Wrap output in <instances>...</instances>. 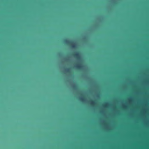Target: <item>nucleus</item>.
<instances>
[{
    "instance_id": "1",
    "label": "nucleus",
    "mask_w": 149,
    "mask_h": 149,
    "mask_svg": "<svg viewBox=\"0 0 149 149\" xmlns=\"http://www.w3.org/2000/svg\"><path fill=\"white\" fill-rule=\"evenodd\" d=\"M65 42L66 43L70 45L71 47L72 48H75L76 47V46L75 43L72 41H69L67 40H65Z\"/></svg>"
},
{
    "instance_id": "2",
    "label": "nucleus",
    "mask_w": 149,
    "mask_h": 149,
    "mask_svg": "<svg viewBox=\"0 0 149 149\" xmlns=\"http://www.w3.org/2000/svg\"><path fill=\"white\" fill-rule=\"evenodd\" d=\"M73 55L77 60H80L81 59L80 55L78 52H76L75 53L73 54Z\"/></svg>"
},
{
    "instance_id": "3",
    "label": "nucleus",
    "mask_w": 149,
    "mask_h": 149,
    "mask_svg": "<svg viewBox=\"0 0 149 149\" xmlns=\"http://www.w3.org/2000/svg\"><path fill=\"white\" fill-rule=\"evenodd\" d=\"M76 68L79 70H80L82 69L83 66L80 64H78L76 66Z\"/></svg>"
},
{
    "instance_id": "4",
    "label": "nucleus",
    "mask_w": 149,
    "mask_h": 149,
    "mask_svg": "<svg viewBox=\"0 0 149 149\" xmlns=\"http://www.w3.org/2000/svg\"><path fill=\"white\" fill-rule=\"evenodd\" d=\"M90 102H91V105H93L95 104V102L94 101H93V100H90Z\"/></svg>"
},
{
    "instance_id": "5",
    "label": "nucleus",
    "mask_w": 149,
    "mask_h": 149,
    "mask_svg": "<svg viewBox=\"0 0 149 149\" xmlns=\"http://www.w3.org/2000/svg\"><path fill=\"white\" fill-rule=\"evenodd\" d=\"M79 100L81 101H84V97H81L79 98Z\"/></svg>"
},
{
    "instance_id": "6",
    "label": "nucleus",
    "mask_w": 149,
    "mask_h": 149,
    "mask_svg": "<svg viewBox=\"0 0 149 149\" xmlns=\"http://www.w3.org/2000/svg\"><path fill=\"white\" fill-rule=\"evenodd\" d=\"M70 69L69 68L67 69L66 70V72H69L70 71Z\"/></svg>"
},
{
    "instance_id": "7",
    "label": "nucleus",
    "mask_w": 149,
    "mask_h": 149,
    "mask_svg": "<svg viewBox=\"0 0 149 149\" xmlns=\"http://www.w3.org/2000/svg\"><path fill=\"white\" fill-rule=\"evenodd\" d=\"M108 104L107 103L105 104L106 106Z\"/></svg>"
}]
</instances>
